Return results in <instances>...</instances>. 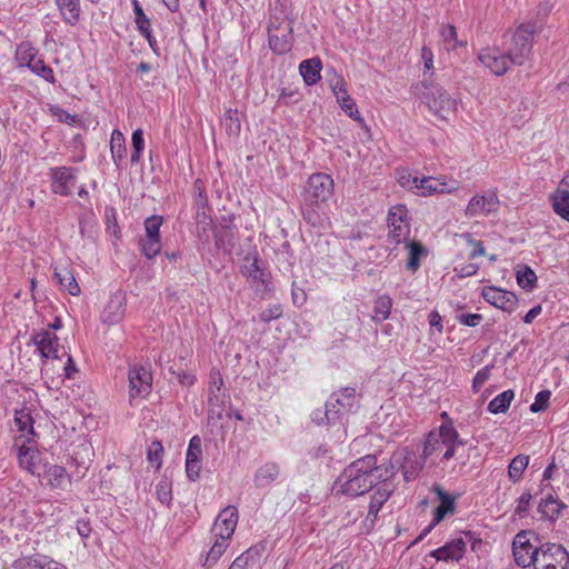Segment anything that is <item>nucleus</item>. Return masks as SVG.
Here are the masks:
<instances>
[{"instance_id": "obj_1", "label": "nucleus", "mask_w": 569, "mask_h": 569, "mask_svg": "<svg viewBox=\"0 0 569 569\" xmlns=\"http://www.w3.org/2000/svg\"><path fill=\"white\" fill-rule=\"evenodd\" d=\"M376 462V456L367 455L349 465L336 481L335 493L357 498L375 489L372 469Z\"/></svg>"}, {"instance_id": "obj_2", "label": "nucleus", "mask_w": 569, "mask_h": 569, "mask_svg": "<svg viewBox=\"0 0 569 569\" xmlns=\"http://www.w3.org/2000/svg\"><path fill=\"white\" fill-rule=\"evenodd\" d=\"M466 442L460 439L453 422H443L437 430H431L423 443V458L431 463L447 461L456 453L457 446H463Z\"/></svg>"}, {"instance_id": "obj_3", "label": "nucleus", "mask_w": 569, "mask_h": 569, "mask_svg": "<svg viewBox=\"0 0 569 569\" xmlns=\"http://www.w3.org/2000/svg\"><path fill=\"white\" fill-rule=\"evenodd\" d=\"M417 98L439 120L448 121L456 112V100L438 83L430 78H425L413 87Z\"/></svg>"}, {"instance_id": "obj_4", "label": "nucleus", "mask_w": 569, "mask_h": 569, "mask_svg": "<svg viewBox=\"0 0 569 569\" xmlns=\"http://www.w3.org/2000/svg\"><path fill=\"white\" fill-rule=\"evenodd\" d=\"M358 407L356 389L346 387L340 391L333 392L325 406V416L327 423H337L342 421L345 416L353 412Z\"/></svg>"}, {"instance_id": "obj_5", "label": "nucleus", "mask_w": 569, "mask_h": 569, "mask_svg": "<svg viewBox=\"0 0 569 569\" xmlns=\"http://www.w3.org/2000/svg\"><path fill=\"white\" fill-rule=\"evenodd\" d=\"M537 30V23L532 21L521 23L515 30L508 49L510 61L513 64L521 66L529 58Z\"/></svg>"}, {"instance_id": "obj_6", "label": "nucleus", "mask_w": 569, "mask_h": 569, "mask_svg": "<svg viewBox=\"0 0 569 569\" xmlns=\"http://www.w3.org/2000/svg\"><path fill=\"white\" fill-rule=\"evenodd\" d=\"M282 19L277 14H271L268 23V42L270 49L276 54H283L290 51L292 44V26L288 22L282 28Z\"/></svg>"}, {"instance_id": "obj_7", "label": "nucleus", "mask_w": 569, "mask_h": 569, "mask_svg": "<svg viewBox=\"0 0 569 569\" xmlns=\"http://www.w3.org/2000/svg\"><path fill=\"white\" fill-rule=\"evenodd\" d=\"M471 542V548L475 550L477 545L481 541L476 539L471 532H463L459 537L453 538L445 546L433 550L431 556L441 561H459L465 552L468 542Z\"/></svg>"}, {"instance_id": "obj_8", "label": "nucleus", "mask_w": 569, "mask_h": 569, "mask_svg": "<svg viewBox=\"0 0 569 569\" xmlns=\"http://www.w3.org/2000/svg\"><path fill=\"white\" fill-rule=\"evenodd\" d=\"M333 180L329 174L313 173L307 181L303 199L307 203H323L333 193Z\"/></svg>"}, {"instance_id": "obj_9", "label": "nucleus", "mask_w": 569, "mask_h": 569, "mask_svg": "<svg viewBox=\"0 0 569 569\" xmlns=\"http://www.w3.org/2000/svg\"><path fill=\"white\" fill-rule=\"evenodd\" d=\"M535 569H568L569 555L557 543H547L540 548L532 565Z\"/></svg>"}, {"instance_id": "obj_10", "label": "nucleus", "mask_w": 569, "mask_h": 569, "mask_svg": "<svg viewBox=\"0 0 569 569\" xmlns=\"http://www.w3.org/2000/svg\"><path fill=\"white\" fill-rule=\"evenodd\" d=\"M388 238L395 244L406 242L410 233L409 216L406 206L397 204L388 212Z\"/></svg>"}, {"instance_id": "obj_11", "label": "nucleus", "mask_w": 569, "mask_h": 569, "mask_svg": "<svg viewBox=\"0 0 569 569\" xmlns=\"http://www.w3.org/2000/svg\"><path fill=\"white\" fill-rule=\"evenodd\" d=\"M393 461L397 463V468L401 469L403 479L411 481L419 476L427 458H423V453H417L408 450V448H402L393 453Z\"/></svg>"}, {"instance_id": "obj_12", "label": "nucleus", "mask_w": 569, "mask_h": 569, "mask_svg": "<svg viewBox=\"0 0 569 569\" xmlns=\"http://www.w3.org/2000/svg\"><path fill=\"white\" fill-rule=\"evenodd\" d=\"M128 380L130 402L136 398H144L151 392L152 375L144 367H131L128 372Z\"/></svg>"}, {"instance_id": "obj_13", "label": "nucleus", "mask_w": 569, "mask_h": 569, "mask_svg": "<svg viewBox=\"0 0 569 569\" xmlns=\"http://www.w3.org/2000/svg\"><path fill=\"white\" fill-rule=\"evenodd\" d=\"M512 551L515 561L519 566L526 568L533 565L536 556H538L540 549L530 543L529 532L520 531L513 539Z\"/></svg>"}, {"instance_id": "obj_14", "label": "nucleus", "mask_w": 569, "mask_h": 569, "mask_svg": "<svg viewBox=\"0 0 569 569\" xmlns=\"http://www.w3.org/2000/svg\"><path fill=\"white\" fill-rule=\"evenodd\" d=\"M244 261L246 263L241 268L242 274L251 281L261 284L264 289H268L270 283V273L264 268L258 253H248Z\"/></svg>"}, {"instance_id": "obj_15", "label": "nucleus", "mask_w": 569, "mask_h": 569, "mask_svg": "<svg viewBox=\"0 0 569 569\" xmlns=\"http://www.w3.org/2000/svg\"><path fill=\"white\" fill-rule=\"evenodd\" d=\"M74 171V169L69 167L51 169L50 177L52 181V191L60 196L71 194L77 183Z\"/></svg>"}, {"instance_id": "obj_16", "label": "nucleus", "mask_w": 569, "mask_h": 569, "mask_svg": "<svg viewBox=\"0 0 569 569\" xmlns=\"http://www.w3.org/2000/svg\"><path fill=\"white\" fill-rule=\"evenodd\" d=\"M238 523V509L234 506L226 507L218 516L212 527L213 537L230 540Z\"/></svg>"}, {"instance_id": "obj_17", "label": "nucleus", "mask_w": 569, "mask_h": 569, "mask_svg": "<svg viewBox=\"0 0 569 569\" xmlns=\"http://www.w3.org/2000/svg\"><path fill=\"white\" fill-rule=\"evenodd\" d=\"M202 441L199 436H193L186 453V472L190 480L194 481L199 478L202 465Z\"/></svg>"}, {"instance_id": "obj_18", "label": "nucleus", "mask_w": 569, "mask_h": 569, "mask_svg": "<svg viewBox=\"0 0 569 569\" xmlns=\"http://www.w3.org/2000/svg\"><path fill=\"white\" fill-rule=\"evenodd\" d=\"M481 296L488 303L503 311L511 312L517 306V297L512 292L497 287H485Z\"/></svg>"}, {"instance_id": "obj_19", "label": "nucleus", "mask_w": 569, "mask_h": 569, "mask_svg": "<svg viewBox=\"0 0 569 569\" xmlns=\"http://www.w3.org/2000/svg\"><path fill=\"white\" fill-rule=\"evenodd\" d=\"M479 60L481 63L490 69L492 73L496 76H501L507 72L510 64H513L510 61L509 52L506 54L499 52L498 49H485L479 54Z\"/></svg>"}, {"instance_id": "obj_20", "label": "nucleus", "mask_w": 569, "mask_h": 569, "mask_svg": "<svg viewBox=\"0 0 569 569\" xmlns=\"http://www.w3.org/2000/svg\"><path fill=\"white\" fill-rule=\"evenodd\" d=\"M398 468L397 463L393 461V455L391 456L390 462L387 466H377L375 465L372 472H375L373 481L379 480L375 485V495H386L388 498L392 493L391 485L389 483V480L396 475Z\"/></svg>"}, {"instance_id": "obj_21", "label": "nucleus", "mask_w": 569, "mask_h": 569, "mask_svg": "<svg viewBox=\"0 0 569 569\" xmlns=\"http://www.w3.org/2000/svg\"><path fill=\"white\" fill-rule=\"evenodd\" d=\"M499 199L496 193H489L486 196H473L466 208L467 217H476L478 214H489L498 210Z\"/></svg>"}, {"instance_id": "obj_22", "label": "nucleus", "mask_w": 569, "mask_h": 569, "mask_svg": "<svg viewBox=\"0 0 569 569\" xmlns=\"http://www.w3.org/2000/svg\"><path fill=\"white\" fill-rule=\"evenodd\" d=\"M32 342L44 359L59 358V339L49 330H41L33 335Z\"/></svg>"}, {"instance_id": "obj_23", "label": "nucleus", "mask_w": 569, "mask_h": 569, "mask_svg": "<svg viewBox=\"0 0 569 569\" xmlns=\"http://www.w3.org/2000/svg\"><path fill=\"white\" fill-rule=\"evenodd\" d=\"M126 312V298L121 292H117L109 298L102 312V321L108 325H116L121 321Z\"/></svg>"}, {"instance_id": "obj_24", "label": "nucleus", "mask_w": 569, "mask_h": 569, "mask_svg": "<svg viewBox=\"0 0 569 569\" xmlns=\"http://www.w3.org/2000/svg\"><path fill=\"white\" fill-rule=\"evenodd\" d=\"M40 478L52 488H62L64 485L69 483L66 469L57 465H43L42 476Z\"/></svg>"}, {"instance_id": "obj_25", "label": "nucleus", "mask_w": 569, "mask_h": 569, "mask_svg": "<svg viewBox=\"0 0 569 569\" xmlns=\"http://www.w3.org/2000/svg\"><path fill=\"white\" fill-rule=\"evenodd\" d=\"M19 463L22 468L28 470L31 475L41 477L43 463L40 461L38 451L27 448L26 450L20 449L18 455Z\"/></svg>"}, {"instance_id": "obj_26", "label": "nucleus", "mask_w": 569, "mask_h": 569, "mask_svg": "<svg viewBox=\"0 0 569 569\" xmlns=\"http://www.w3.org/2000/svg\"><path fill=\"white\" fill-rule=\"evenodd\" d=\"M412 183L415 188L421 189L422 194L452 192L453 188H447V183L440 179L432 177H423L421 179L413 177Z\"/></svg>"}, {"instance_id": "obj_27", "label": "nucleus", "mask_w": 569, "mask_h": 569, "mask_svg": "<svg viewBox=\"0 0 569 569\" xmlns=\"http://www.w3.org/2000/svg\"><path fill=\"white\" fill-rule=\"evenodd\" d=\"M321 66L319 58L307 59L300 63V73L308 86L316 84L320 80Z\"/></svg>"}, {"instance_id": "obj_28", "label": "nucleus", "mask_w": 569, "mask_h": 569, "mask_svg": "<svg viewBox=\"0 0 569 569\" xmlns=\"http://www.w3.org/2000/svg\"><path fill=\"white\" fill-rule=\"evenodd\" d=\"M134 12V21L140 33L149 41L150 46L156 42L151 34V22L144 14L143 9L138 0H131Z\"/></svg>"}, {"instance_id": "obj_29", "label": "nucleus", "mask_w": 569, "mask_h": 569, "mask_svg": "<svg viewBox=\"0 0 569 569\" xmlns=\"http://www.w3.org/2000/svg\"><path fill=\"white\" fill-rule=\"evenodd\" d=\"M63 20L74 26L80 18V0H56Z\"/></svg>"}, {"instance_id": "obj_30", "label": "nucleus", "mask_w": 569, "mask_h": 569, "mask_svg": "<svg viewBox=\"0 0 569 569\" xmlns=\"http://www.w3.org/2000/svg\"><path fill=\"white\" fill-rule=\"evenodd\" d=\"M405 243L409 251L407 269L411 272H416L420 267V259L428 254V250L417 241L407 240Z\"/></svg>"}, {"instance_id": "obj_31", "label": "nucleus", "mask_w": 569, "mask_h": 569, "mask_svg": "<svg viewBox=\"0 0 569 569\" xmlns=\"http://www.w3.org/2000/svg\"><path fill=\"white\" fill-rule=\"evenodd\" d=\"M54 278L58 280L61 287L68 290L71 296H78L80 293V287L73 273L68 268H57L54 271Z\"/></svg>"}, {"instance_id": "obj_32", "label": "nucleus", "mask_w": 569, "mask_h": 569, "mask_svg": "<svg viewBox=\"0 0 569 569\" xmlns=\"http://www.w3.org/2000/svg\"><path fill=\"white\" fill-rule=\"evenodd\" d=\"M279 475V467L274 462H267L260 467L254 476V482L258 487L270 485Z\"/></svg>"}, {"instance_id": "obj_33", "label": "nucleus", "mask_w": 569, "mask_h": 569, "mask_svg": "<svg viewBox=\"0 0 569 569\" xmlns=\"http://www.w3.org/2000/svg\"><path fill=\"white\" fill-rule=\"evenodd\" d=\"M229 546V539L214 537V542L211 548L207 551L206 559L203 561V566L211 567L213 566L224 553Z\"/></svg>"}, {"instance_id": "obj_34", "label": "nucleus", "mask_w": 569, "mask_h": 569, "mask_svg": "<svg viewBox=\"0 0 569 569\" xmlns=\"http://www.w3.org/2000/svg\"><path fill=\"white\" fill-rule=\"evenodd\" d=\"M38 51L29 42H21L16 51V60L19 67L29 68L37 59Z\"/></svg>"}, {"instance_id": "obj_35", "label": "nucleus", "mask_w": 569, "mask_h": 569, "mask_svg": "<svg viewBox=\"0 0 569 569\" xmlns=\"http://www.w3.org/2000/svg\"><path fill=\"white\" fill-rule=\"evenodd\" d=\"M392 307V300L388 295L379 296L375 300L372 319L382 322L389 318Z\"/></svg>"}, {"instance_id": "obj_36", "label": "nucleus", "mask_w": 569, "mask_h": 569, "mask_svg": "<svg viewBox=\"0 0 569 569\" xmlns=\"http://www.w3.org/2000/svg\"><path fill=\"white\" fill-rule=\"evenodd\" d=\"M565 507L561 500H540L538 512L541 515V518L555 520Z\"/></svg>"}, {"instance_id": "obj_37", "label": "nucleus", "mask_w": 569, "mask_h": 569, "mask_svg": "<svg viewBox=\"0 0 569 569\" xmlns=\"http://www.w3.org/2000/svg\"><path fill=\"white\" fill-rule=\"evenodd\" d=\"M552 207L557 214L569 222V191L558 189L552 196Z\"/></svg>"}, {"instance_id": "obj_38", "label": "nucleus", "mask_w": 569, "mask_h": 569, "mask_svg": "<svg viewBox=\"0 0 569 569\" xmlns=\"http://www.w3.org/2000/svg\"><path fill=\"white\" fill-rule=\"evenodd\" d=\"M513 397L515 392L512 390L501 392L489 402L488 410L495 415L506 412L509 409Z\"/></svg>"}, {"instance_id": "obj_39", "label": "nucleus", "mask_w": 569, "mask_h": 569, "mask_svg": "<svg viewBox=\"0 0 569 569\" xmlns=\"http://www.w3.org/2000/svg\"><path fill=\"white\" fill-rule=\"evenodd\" d=\"M139 246L142 254L148 258H154L161 250L162 243L160 237L146 236L140 239Z\"/></svg>"}, {"instance_id": "obj_40", "label": "nucleus", "mask_w": 569, "mask_h": 569, "mask_svg": "<svg viewBox=\"0 0 569 569\" xmlns=\"http://www.w3.org/2000/svg\"><path fill=\"white\" fill-rule=\"evenodd\" d=\"M221 124L229 136H238L241 130L238 111L233 109L226 110L221 120Z\"/></svg>"}, {"instance_id": "obj_41", "label": "nucleus", "mask_w": 569, "mask_h": 569, "mask_svg": "<svg viewBox=\"0 0 569 569\" xmlns=\"http://www.w3.org/2000/svg\"><path fill=\"white\" fill-rule=\"evenodd\" d=\"M318 208H319V203H310L309 204L303 200V206L301 207V212H302L303 219L307 221V223H309L312 227H322L325 221L327 220V218H322L319 214V212L317 210Z\"/></svg>"}, {"instance_id": "obj_42", "label": "nucleus", "mask_w": 569, "mask_h": 569, "mask_svg": "<svg viewBox=\"0 0 569 569\" xmlns=\"http://www.w3.org/2000/svg\"><path fill=\"white\" fill-rule=\"evenodd\" d=\"M529 463V456L518 455L516 456L508 467V473L510 479L516 482L518 481Z\"/></svg>"}, {"instance_id": "obj_43", "label": "nucleus", "mask_w": 569, "mask_h": 569, "mask_svg": "<svg viewBox=\"0 0 569 569\" xmlns=\"http://www.w3.org/2000/svg\"><path fill=\"white\" fill-rule=\"evenodd\" d=\"M163 453V446L159 440H153L148 447L147 460L156 470L162 466Z\"/></svg>"}, {"instance_id": "obj_44", "label": "nucleus", "mask_w": 569, "mask_h": 569, "mask_svg": "<svg viewBox=\"0 0 569 569\" xmlns=\"http://www.w3.org/2000/svg\"><path fill=\"white\" fill-rule=\"evenodd\" d=\"M517 282L522 289L532 290L537 282V276L531 268L525 266L517 271Z\"/></svg>"}, {"instance_id": "obj_45", "label": "nucleus", "mask_w": 569, "mask_h": 569, "mask_svg": "<svg viewBox=\"0 0 569 569\" xmlns=\"http://www.w3.org/2000/svg\"><path fill=\"white\" fill-rule=\"evenodd\" d=\"M44 556L20 557L13 561V569H43Z\"/></svg>"}, {"instance_id": "obj_46", "label": "nucleus", "mask_w": 569, "mask_h": 569, "mask_svg": "<svg viewBox=\"0 0 569 569\" xmlns=\"http://www.w3.org/2000/svg\"><path fill=\"white\" fill-rule=\"evenodd\" d=\"M456 500H441L440 505L433 511L432 522L438 525L448 516H452L456 511Z\"/></svg>"}, {"instance_id": "obj_47", "label": "nucleus", "mask_w": 569, "mask_h": 569, "mask_svg": "<svg viewBox=\"0 0 569 569\" xmlns=\"http://www.w3.org/2000/svg\"><path fill=\"white\" fill-rule=\"evenodd\" d=\"M210 398L209 401L211 405L217 403L218 406L222 405V401L219 399V396L216 393L219 392L223 386V380L218 370L212 369L210 371Z\"/></svg>"}, {"instance_id": "obj_48", "label": "nucleus", "mask_w": 569, "mask_h": 569, "mask_svg": "<svg viewBox=\"0 0 569 569\" xmlns=\"http://www.w3.org/2000/svg\"><path fill=\"white\" fill-rule=\"evenodd\" d=\"M29 69L34 74L43 78L48 82H56L53 70L49 66H47L42 59H36L34 62L30 64Z\"/></svg>"}, {"instance_id": "obj_49", "label": "nucleus", "mask_w": 569, "mask_h": 569, "mask_svg": "<svg viewBox=\"0 0 569 569\" xmlns=\"http://www.w3.org/2000/svg\"><path fill=\"white\" fill-rule=\"evenodd\" d=\"M440 32L448 50L456 49L459 46H465L463 42L458 41L457 30L453 24L442 27Z\"/></svg>"}, {"instance_id": "obj_50", "label": "nucleus", "mask_w": 569, "mask_h": 569, "mask_svg": "<svg viewBox=\"0 0 569 569\" xmlns=\"http://www.w3.org/2000/svg\"><path fill=\"white\" fill-rule=\"evenodd\" d=\"M338 103L340 108L355 121H357L360 124L365 123L363 118L361 117L359 110L357 109L355 100L350 96H346V98H343V100Z\"/></svg>"}, {"instance_id": "obj_51", "label": "nucleus", "mask_w": 569, "mask_h": 569, "mask_svg": "<svg viewBox=\"0 0 569 569\" xmlns=\"http://www.w3.org/2000/svg\"><path fill=\"white\" fill-rule=\"evenodd\" d=\"M111 151L114 159H122L126 153V144L123 134L114 130L111 136Z\"/></svg>"}, {"instance_id": "obj_52", "label": "nucleus", "mask_w": 569, "mask_h": 569, "mask_svg": "<svg viewBox=\"0 0 569 569\" xmlns=\"http://www.w3.org/2000/svg\"><path fill=\"white\" fill-rule=\"evenodd\" d=\"M163 222L161 216H151L144 220L146 236L160 237V227Z\"/></svg>"}, {"instance_id": "obj_53", "label": "nucleus", "mask_w": 569, "mask_h": 569, "mask_svg": "<svg viewBox=\"0 0 569 569\" xmlns=\"http://www.w3.org/2000/svg\"><path fill=\"white\" fill-rule=\"evenodd\" d=\"M550 397H551V392L549 390L539 391L535 398V402L531 403V406H530V410L532 412L545 411L549 406Z\"/></svg>"}, {"instance_id": "obj_54", "label": "nucleus", "mask_w": 569, "mask_h": 569, "mask_svg": "<svg viewBox=\"0 0 569 569\" xmlns=\"http://www.w3.org/2000/svg\"><path fill=\"white\" fill-rule=\"evenodd\" d=\"M14 425L18 427L20 431L32 432V419L29 413L23 410L17 411L14 416Z\"/></svg>"}, {"instance_id": "obj_55", "label": "nucleus", "mask_w": 569, "mask_h": 569, "mask_svg": "<svg viewBox=\"0 0 569 569\" xmlns=\"http://www.w3.org/2000/svg\"><path fill=\"white\" fill-rule=\"evenodd\" d=\"M330 87L338 102L342 101L346 96H349L346 83L341 77L336 76L335 79L331 80Z\"/></svg>"}, {"instance_id": "obj_56", "label": "nucleus", "mask_w": 569, "mask_h": 569, "mask_svg": "<svg viewBox=\"0 0 569 569\" xmlns=\"http://www.w3.org/2000/svg\"><path fill=\"white\" fill-rule=\"evenodd\" d=\"M193 189L196 193V207L197 208H208V199L204 192L203 182L200 179H197L193 182Z\"/></svg>"}, {"instance_id": "obj_57", "label": "nucleus", "mask_w": 569, "mask_h": 569, "mask_svg": "<svg viewBox=\"0 0 569 569\" xmlns=\"http://www.w3.org/2000/svg\"><path fill=\"white\" fill-rule=\"evenodd\" d=\"M282 316V308L280 305H273L262 310L259 315V319L262 322H270L271 320L278 319Z\"/></svg>"}, {"instance_id": "obj_58", "label": "nucleus", "mask_w": 569, "mask_h": 569, "mask_svg": "<svg viewBox=\"0 0 569 569\" xmlns=\"http://www.w3.org/2000/svg\"><path fill=\"white\" fill-rule=\"evenodd\" d=\"M421 61L423 63V79L427 78V72L431 71L433 69V53H432V50L427 47V46H423L421 48ZM428 78L431 79V74L428 76Z\"/></svg>"}, {"instance_id": "obj_59", "label": "nucleus", "mask_w": 569, "mask_h": 569, "mask_svg": "<svg viewBox=\"0 0 569 569\" xmlns=\"http://www.w3.org/2000/svg\"><path fill=\"white\" fill-rule=\"evenodd\" d=\"M208 208H197L196 211V220L199 228L204 232L208 228L212 226V219L208 214Z\"/></svg>"}, {"instance_id": "obj_60", "label": "nucleus", "mask_w": 569, "mask_h": 569, "mask_svg": "<svg viewBox=\"0 0 569 569\" xmlns=\"http://www.w3.org/2000/svg\"><path fill=\"white\" fill-rule=\"evenodd\" d=\"M463 237L467 239L468 243L473 247V250L469 254L471 259L485 256L486 251L481 241L472 239L470 233H466Z\"/></svg>"}, {"instance_id": "obj_61", "label": "nucleus", "mask_w": 569, "mask_h": 569, "mask_svg": "<svg viewBox=\"0 0 569 569\" xmlns=\"http://www.w3.org/2000/svg\"><path fill=\"white\" fill-rule=\"evenodd\" d=\"M491 368V366H486L476 373L473 378V389L476 391H479L480 388L485 385V382L489 379Z\"/></svg>"}, {"instance_id": "obj_62", "label": "nucleus", "mask_w": 569, "mask_h": 569, "mask_svg": "<svg viewBox=\"0 0 569 569\" xmlns=\"http://www.w3.org/2000/svg\"><path fill=\"white\" fill-rule=\"evenodd\" d=\"M481 320L482 316L480 313H463L458 317V321L468 327H476Z\"/></svg>"}, {"instance_id": "obj_63", "label": "nucleus", "mask_w": 569, "mask_h": 569, "mask_svg": "<svg viewBox=\"0 0 569 569\" xmlns=\"http://www.w3.org/2000/svg\"><path fill=\"white\" fill-rule=\"evenodd\" d=\"M458 272V276L461 278L471 277L477 273L479 270V266L476 263H465L455 269Z\"/></svg>"}, {"instance_id": "obj_64", "label": "nucleus", "mask_w": 569, "mask_h": 569, "mask_svg": "<svg viewBox=\"0 0 569 569\" xmlns=\"http://www.w3.org/2000/svg\"><path fill=\"white\" fill-rule=\"evenodd\" d=\"M397 181L403 188H415L411 174L407 170H397Z\"/></svg>"}]
</instances>
